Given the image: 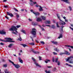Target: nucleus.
<instances>
[{"label":"nucleus","mask_w":73,"mask_h":73,"mask_svg":"<svg viewBox=\"0 0 73 73\" xmlns=\"http://www.w3.org/2000/svg\"><path fill=\"white\" fill-rule=\"evenodd\" d=\"M40 43H41V44H43V45H44V44H45V42H44L43 41H40Z\"/></svg>","instance_id":"nucleus-34"},{"label":"nucleus","mask_w":73,"mask_h":73,"mask_svg":"<svg viewBox=\"0 0 73 73\" xmlns=\"http://www.w3.org/2000/svg\"><path fill=\"white\" fill-rule=\"evenodd\" d=\"M57 61H58V58H56L55 59V62H57Z\"/></svg>","instance_id":"nucleus-35"},{"label":"nucleus","mask_w":73,"mask_h":73,"mask_svg":"<svg viewBox=\"0 0 73 73\" xmlns=\"http://www.w3.org/2000/svg\"><path fill=\"white\" fill-rule=\"evenodd\" d=\"M30 5H31V6H33V3H31L30 4Z\"/></svg>","instance_id":"nucleus-41"},{"label":"nucleus","mask_w":73,"mask_h":73,"mask_svg":"<svg viewBox=\"0 0 73 73\" xmlns=\"http://www.w3.org/2000/svg\"><path fill=\"white\" fill-rule=\"evenodd\" d=\"M72 58H73V56H70L67 59H66V61H69V62L70 64H73V62L72 61Z\"/></svg>","instance_id":"nucleus-3"},{"label":"nucleus","mask_w":73,"mask_h":73,"mask_svg":"<svg viewBox=\"0 0 73 73\" xmlns=\"http://www.w3.org/2000/svg\"><path fill=\"white\" fill-rule=\"evenodd\" d=\"M30 11L31 12H32L33 13L34 12H33V10H30Z\"/></svg>","instance_id":"nucleus-56"},{"label":"nucleus","mask_w":73,"mask_h":73,"mask_svg":"<svg viewBox=\"0 0 73 73\" xmlns=\"http://www.w3.org/2000/svg\"><path fill=\"white\" fill-rule=\"evenodd\" d=\"M5 17L6 19H7V20H9V17H8L6 16H5Z\"/></svg>","instance_id":"nucleus-47"},{"label":"nucleus","mask_w":73,"mask_h":73,"mask_svg":"<svg viewBox=\"0 0 73 73\" xmlns=\"http://www.w3.org/2000/svg\"><path fill=\"white\" fill-rule=\"evenodd\" d=\"M33 4H37V2H33Z\"/></svg>","instance_id":"nucleus-50"},{"label":"nucleus","mask_w":73,"mask_h":73,"mask_svg":"<svg viewBox=\"0 0 73 73\" xmlns=\"http://www.w3.org/2000/svg\"><path fill=\"white\" fill-rule=\"evenodd\" d=\"M35 41H36V42H37V43H38V42L37 41V40L35 39Z\"/></svg>","instance_id":"nucleus-59"},{"label":"nucleus","mask_w":73,"mask_h":73,"mask_svg":"<svg viewBox=\"0 0 73 73\" xmlns=\"http://www.w3.org/2000/svg\"><path fill=\"white\" fill-rule=\"evenodd\" d=\"M2 61H3V62H5V60H4V59H3L2 60Z\"/></svg>","instance_id":"nucleus-57"},{"label":"nucleus","mask_w":73,"mask_h":73,"mask_svg":"<svg viewBox=\"0 0 73 73\" xmlns=\"http://www.w3.org/2000/svg\"><path fill=\"white\" fill-rule=\"evenodd\" d=\"M3 67H4L5 68H6V67H7V64H3Z\"/></svg>","instance_id":"nucleus-33"},{"label":"nucleus","mask_w":73,"mask_h":73,"mask_svg":"<svg viewBox=\"0 0 73 73\" xmlns=\"http://www.w3.org/2000/svg\"><path fill=\"white\" fill-rule=\"evenodd\" d=\"M21 31V32H23V33H24V34H25V35H26V32H25V30H22Z\"/></svg>","instance_id":"nucleus-24"},{"label":"nucleus","mask_w":73,"mask_h":73,"mask_svg":"<svg viewBox=\"0 0 73 73\" xmlns=\"http://www.w3.org/2000/svg\"><path fill=\"white\" fill-rule=\"evenodd\" d=\"M18 39L19 41H22V38H21V36H20V35H19V38H18Z\"/></svg>","instance_id":"nucleus-28"},{"label":"nucleus","mask_w":73,"mask_h":73,"mask_svg":"<svg viewBox=\"0 0 73 73\" xmlns=\"http://www.w3.org/2000/svg\"><path fill=\"white\" fill-rule=\"evenodd\" d=\"M41 29H42V31H44V28L41 27Z\"/></svg>","instance_id":"nucleus-53"},{"label":"nucleus","mask_w":73,"mask_h":73,"mask_svg":"<svg viewBox=\"0 0 73 73\" xmlns=\"http://www.w3.org/2000/svg\"><path fill=\"white\" fill-rule=\"evenodd\" d=\"M13 44H10L9 46H8V47H9V48H11V46H13Z\"/></svg>","instance_id":"nucleus-29"},{"label":"nucleus","mask_w":73,"mask_h":73,"mask_svg":"<svg viewBox=\"0 0 73 73\" xmlns=\"http://www.w3.org/2000/svg\"><path fill=\"white\" fill-rule=\"evenodd\" d=\"M52 61L53 62H54V57L52 58Z\"/></svg>","instance_id":"nucleus-40"},{"label":"nucleus","mask_w":73,"mask_h":73,"mask_svg":"<svg viewBox=\"0 0 73 73\" xmlns=\"http://www.w3.org/2000/svg\"><path fill=\"white\" fill-rule=\"evenodd\" d=\"M32 24L34 26H36L37 25V23L36 22H33L32 23Z\"/></svg>","instance_id":"nucleus-17"},{"label":"nucleus","mask_w":73,"mask_h":73,"mask_svg":"<svg viewBox=\"0 0 73 73\" xmlns=\"http://www.w3.org/2000/svg\"><path fill=\"white\" fill-rule=\"evenodd\" d=\"M46 27H49L50 28V27H51L50 25H46Z\"/></svg>","instance_id":"nucleus-44"},{"label":"nucleus","mask_w":73,"mask_h":73,"mask_svg":"<svg viewBox=\"0 0 73 73\" xmlns=\"http://www.w3.org/2000/svg\"><path fill=\"white\" fill-rule=\"evenodd\" d=\"M71 29H72V31H73V28H72V27H69Z\"/></svg>","instance_id":"nucleus-55"},{"label":"nucleus","mask_w":73,"mask_h":73,"mask_svg":"<svg viewBox=\"0 0 73 73\" xmlns=\"http://www.w3.org/2000/svg\"><path fill=\"white\" fill-rule=\"evenodd\" d=\"M37 21H41L42 20L40 18H38L37 20Z\"/></svg>","instance_id":"nucleus-25"},{"label":"nucleus","mask_w":73,"mask_h":73,"mask_svg":"<svg viewBox=\"0 0 73 73\" xmlns=\"http://www.w3.org/2000/svg\"><path fill=\"white\" fill-rule=\"evenodd\" d=\"M45 24H50V21H47L45 22Z\"/></svg>","instance_id":"nucleus-26"},{"label":"nucleus","mask_w":73,"mask_h":73,"mask_svg":"<svg viewBox=\"0 0 73 73\" xmlns=\"http://www.w3.org/2000/svg\"><path fill=\"white\" fill-rule=\"evenodd\" d=\"M65 22H68V20L66 19H65Z\"/></svg>","instance_id":"nucleus-62"},{"label":"nucleus","mask_w":73,"mask_h":73,"mask_svg":"<svg viewBox=\"0 0 73 73\" xmlns=\"http://www.w3.org/2000/svg\"><path fill=\"white\" fill-rule=\"evenodd\" d=\"M17 29L16 28V27L14 26H12L9 29V31H15L16 33L15 32H12V34H14L16 35H17V33H18L17 31Z\"/></svg>","instance_id":"nucleus-1"},{"label":"nucleus","mask_w":73,"mask_h":73,"mask_svg":"<svg viewBox=\"0 0 73 73\" xmlns=\"http://www.w3.org/2000/svg\"><path fill=\"white\" fill-rule=\"evenodd\" d=\"M29 21H32V19H29Z\"/></svg>","instance_id":"nucleus-54"},{"label":"nucleus","mask_w":73,"mask_h":73,"mask_svg":"<svg viewBox=\"0 0 73 73\" xmlns=\"http://www.w3.org/2000/svg\"><path fill=\"white\" fill-rule=\"evenodd\" d=\"M21 26L20 25H17L16 26V27L17 28H20V27Z\"/></svg>","instance_id":"nucleus-37"},{"label":"nucleus","mask_w":73,"mask_h":73,"mask_svg":"<svg viewBox=\"0 0 73 73\" xmlns=\"http://www.w3.org/2000/svg\"><path fill=\"white\" fill-rule=\"evenodd\" d=\"M56 24L57 27V28H60V26H59V25H58V22L56 23Z\"/></svg>","instance_id":"nucleus-32"},{"label":"nucleus","mask_w":73,"mask_h":73,"mask_svg":"<svg viewBox=\"0 0 73 73\" xmlns=\"http://www.w3.org/2000/svg\"><path fill=\"white\" fill-rule=\"evenodd\" d=\"M69 8L70 11H72V8H71V7H70V6H69Z\"/></svg>","instance_id":"nucleus-46"},{"label":"nucleus","mask_w":73,"mask_h":73,"mask_svg":"<svg viewBox=\"0 0 73 73\" xmlns=\"http://www.w3.org/2000/svg\"><path fill=\"white\" fill-rule=\"evenodd\" d=\"M35 6L36 8L38 7V5L36 4V5Z\"/></svg>","instance_id":"nucleus-51"},{"label":"nucleus","mask_w":73,"mask_h":73,"mask_svg":"<svg viewBox=\"0 0 73 73\" xmlns=\"http://www.w3.org/2000/svg\"><path fill=\"white\" fill-rule=\"evenodd\" d=\"M29 44V45L32 46L34 45H35V43L33 42L30 43Z\"/></svg>","instance_id":"nucleus-30"},{"label":"nucleus","mask_w":73,"mask_h":73,"mask_svg":"<svg viewBox=\"0 0 73 73\" xmlns=\"http://www.w3.org/2000/svg\"><path fill=\"white\" fill-rule=\"evenodd\" d=\"M45 72L46 73H50V71L49 70L48 71H47V70H46L45 71Z\"/></svg>","instance_id":"nucleus-31"},{"label":"nucleus","mask_w":73,"mask_h":73,"mask_svg":"<svg viewBox=\"0 0 73 73\" xmlns=\"http://www.w3.org/2000/svg\"><path fill=\"white\" fill-rule=\"evenodd\" d=\"M14 10H15V11H16L17 12H19V11H18V10L16 9L15 8H14Z\"/></svg>","instance_id":"nucleus-39"},{"label":"nucleus","mask_w":73,"mask_h":73,"mask_svg":"<svg viewBox=\"0 0 73 73\" xmlns=\"http://www.w3.org/2000/svg\"><path fill=\"white\" fill-rule=\"evenodd\" d=\"M62 37H63V36H62V34H60L59 36L58 37V38H62Z\"/></svg>","instance_id":"nucleus-18"},{"label":"nucleus","mask_w":73,"mask_h":73,"mask_svg":"<svg viewBox=\"0 0 73 73\" xmlns=\"http://www.w3.org/2000/svg\"><path fill=\"white\" fill-rule=\"evenodd\" d=\"M51 42L53 43L54 45H57L58 44V42L56 41H51Z\"/></svg>","instance_id":"nucleus-14"},{"label":"nucleus","mask_w":73,"mask_h":73,"mask_svg":"<svg viewBox=\"0 0 73 73\" xmlns=\"http://www.w3.org/2000/svg\"><path fill=\"white\" fill-rule=\"evenodd\" d=\"M65 46H66V47H68V48H71V49H73V46H70V45H65Z\"/></svg>","instance_id":"nucleus-13"},{"label":"nucleus","mask_w":73,"mask_h":73,"mask_svg":"<svg viewBox=\"0 0 73 73\" xmlns=\"http://www.w3.org/2000/svg\"><path fill=\"white\" fill-rule=\"evenodd\" d=\"M47 68H52V66H47Z\"/></svg>","instance_id":"nucleus-58"},{"label":"nucleus","mask_w":73,"mask_h":73,"mask_svg":"<svg viewBox=\"0 0 73 73\" xmlns=\"http://www.w3.org/2000/svg\"><path fill=\"white\" fill-rule=\"evenodd\" d=\"M7 15L10 16V17H13V15L12 13H9V12H7Z\"/></svg>","instance_id":"nucleus-12"},{"label":"nucleus","mask_w":73,"mask_h":73,"mask_svg":"<svg viewBox=\"0 0 73 73\" xmlns=\"http://www.w3.org/2000/svg\"><path fill=\"white\" fill-rule=\"evenodd\" d=\"M30 2H32L33 3V1H32V0H30Z\"/></svg>","instance_id":"nucleus-64"},{"label":"nucleus","mask_w":73,"mask_h":73,"mask_svg":"<svg viewBox=\"0 0 73 73\" xmlns=\"http://www.w3.org/2000/svg\"><path fill=\"white\" fill-rule=\"evenodd\" d=\"M0 34L1 35H5L6 32H4L3 31H0Z\"/></svg>","instance_id":"nucleus-11"},{"label":"nucleus","mask_w":73,"mask_h":73,"mask_svg":"<svg viewBox=\"0 0 73 73\" xmlns=\"http://www.w3.org/2000/svg\"><path fill=\"white\" fill-rule=\"evenodd\" d=\"M42 26L43 27H45V26H46V25H42Z\"/></svg>","instance_id":"nucleus-60"},{"label":"nucleus","mask_w":73,"mask_h":73,"mask_svg":"<svg viewBox=\"0 0 73 73\" xmlns=\"http://www.w3.org/2000/svg\"><path fill=\"white\" fill-rule=\"evenodd\" d=\"M19 62H21V63H22V64H23V60H22L21 59V58H19Z\"/></svg>","instance_id":"nucleus-21"},{"label":"nucleus","mask_w":73,"mask_h":73,"mask_svg":"<svg viewBox=\"0 0 73 73\" xmlns=\"http://www.w3.org/2000/svg\"><path fill=\"white\" fill-rule=\"evenodd\" d=\"M7 1V0H4L3 1V2H5Z\"/></svg>","instance_id":"nucleus-63"},{"label":"nucleus","mask_w":73,"mask_h":73,"mask_svg":"<svg viewBox=\"0 0 73 73\" xmlns=\"http://www.w3.org/2000/svg\"><path fill=\"white\" fill-rule=\"evenodd\" d=\"M53 53L54 55H57V53L55 52H53Z\"/></svg>","instance_id":"nucleus-36"},{"label":"nucleus","mask_w":73,"mask_h":73,"mask_svg":"<svg viewBox=\"0 0 73 73\" xmlns=\"http://www.w3.org/2000/svg\"><path fill=\"white\" fill-rule=\"evenodd\" d=\"M62 1H64L66 3H67V4H70V2L69 1V0H61Z\"/></svg>","instance_id":"nucleus-9"},{"label":"nucleus","mask_w":73,"mask_h":73,"mask_svg":"<svg viewBox=\"0 0 73 73\" xmlns=\"http://www.w3.org/2000/svg\"><path fill=\"white\" fill-rule=\"evenodd\" d=\"M32 30L31 31V33L34 35V37H36L35 35H36V29L34 28L32 29Z\"/></svg>","instance_id":"nucleus-5"},{"label":"nucleus","mask_w":73,"mask_h":73,"mask_svg":"<svg viewBox=\"0 0 73 73\" xmlns=\"http://www.w3.org/2000/svg\"><path fill=\"white\" fill-rule=\"evenodd\" d=\"M41 18L43 20H45L46 19V17L44 16H42Z\"/></svg>","instance_id":"nucleus-20"},{"label":"nucleus","mask_w":73,"mask_h":73,"mask_svg":"<svg viewBox=\"0 0 73 73\" xmlns=\"http://www.w3.org/2000/svg\"><path fill=\"white\" fill-rule=\"evenodd\" d=\"M56 68H54L53 70V71L54 72V71H56Z\"/></svg>","instance_id":"nucleus-42"},{"label":"nucleus","mask_w":73,"mask_h":73,"mask_svg":"<svg viewBox=\"0 0 73 73\" xmlns=\"http://www.w3.org/2000/svg\"><path fill=\"white\" fill-rule=\"evenodd\" d=\"M68 66H70V67H73V66H72L71 65L69 64V65H68Z\"/></svg>","instance_id":"nucleus-52"},{"label":"nucleus","mask_w":73,"mask_h":73,"mask_svg":"<svg viewBox=\"0 0 73 73\" xmlns=\"http://www.w3.org/2000/svg\"><path fill=\"white\" fill-rule=\"evenodd\" d=\"M51 28H52L53 29H56V26H55L54 25H52Z\"/></svg>","instance_id":"nucleus-19"},{"label":"nucleus","mask_w":73,"mask_h":73,"mask_svg":"<svg viewBox=\"0 0 73 73\" xmlns=\"http://www.w3.org/2000/svg\"><path fill=\"white\" fill-rule=\"evenodd\" d=\"M33 13L36 16H37V15H40V13L38 12L35 13V12H33Z\"/></svg>","instance_id":"nucleus-16"},{"label":"nucleus","mask_w":73,"mask_h":73,"mask_svg":"<svg viewBox=\"0 0 73 73\" xmlns=\"http://www.w3.org/2000/svg\"><path fill=\"white\" fill-rule=\"evenodd\" d=\"M31 51H32L35 54H39V53H40V52H39L35 51L33 49H31Z\"/></svg>","instance_id":"nucleus-10"},{"label":"nucleus","mask_w":73,"mask_h":73,"mask_svg":"<svg viewBox=\"0 0 73 73\" xmlns=\"http://www.w3.org/2000/svg\"><path fill=\"white\" fill-rule=\"evenodd\" d=\"M15 15H16L17 18H19L20 17V16L18 14L16 13H15Z\"/></svg>","instance_id":"nucleus-27"},{"label":"nucleus","mask_w":73,"mask_h":73,"mask_svg":"<svg viewBox=\"0 0 73 73\" xmlns=\"http://www.w3.org/2000/svg\"><path fill=\"white\" fill-rule=\"evenodd\" d=\"M5 39L7 40H5L3 39H0L1 41H3L4 42H15V41H12V39L10 38H6Z\"/></svg>","instance_id":"nucleus-2"},{"label":"nucleus","mask_w":73,"mask_h":73,"mask_svg":"<svg viewBox=\"0 0 73 73\" xmlns=\"http://www.w3.org/2000/svg\"><path fill=\"white\" fill-rule=\"evenodd\" d=\"M9 62H11V63H12V64L13 65H14V66H15V68H17V69H19V68L20 67H21L20 66V65H19V64H14V63L13 62L11 61V60H9Z\"/></svg>","instance_id":"nucleus-6"},{"label":"nucleus","mask_w":73,"mask_h":73,"mask_svg":"<svg viewBox=\"0 0 73 73\" xmlns=\"http://www.w3.org/2000/svg\"><path fill=\"white\" fill-rule=\"evenodd\" d=\"M68 49L70 50V52H71V51H72L71 50V49H70V48H68Z\"/></svg>","instance_id":"nucleus-61"},{"label":"nucleus","mask_w":73,"mask_h":73,"mask_svg":"<svg viewBox=\"0 0 73 73\" xmlns=\"http://www.w3.org/2000/svg\"><path fill=\"white\" fill-rule=\"evenodd\" d=\"M0 45H4V44L2 42H1L0 43Z\"/></svg>","instance_id":"nucleus-43"},{"label":"nucleus","mask_w":73,"mask_h":73,"mask_svg":"<svg viewBox=\"0 0 73 73\" xmlns=\"http://www.w3.org/2000/svg\"><path fill=\"white\" fill-rule=\"evenodd\" d=\"M60 65V62L59 61H58V65Z\"/></svg>","instance_id":"nucleus-45"},{"label":"nucleus","mask_w":73,"mask_h":73,"mask_svg":"<svg viewBox=\"0 0 73 73\" xmlns=\"http://www.w3.org/2000/svg\"><path fill=\"white\" fill-rule=\"evenodd\" d=\"M56 16H57L58 18L60 21V22L59 23V24H60V25H65V24H66V23H65V22H64V21L61 20V18H60V16L58 14H56Z\"/></svg>","instance_id":"nucleus-4"},{"label":"nucleus","mask_w":73,"mask_h":73,"mask_svg":"<svg viewBox=\"0 0 73 73\" xmlns=\"http://www.w3.org/2000/svg\"><path fill=\"white\" fill-rule=\"evenodd\" d=\"M39 7H40V8L39 9V11L40 12V11H43V9L42 8V7H41V6H39Z\"/></svg>","instance_id":"nucleus-15"},{"label":"nucleus","mask_w":73,"mask_h":73,"mask_svg":"<svg viewBox=\"0 0 73 73\" xmlns=\"http://www.w3.org/2000/svg\"><path fill=\"white\" fill-rule=\"evenodd\" d=\"M32 60H33V61L34 62V64H35L36 66H38V67H39V68H41V66L39 64H38V63H36V59L32 57Z\"/></svg>","instance_id":"nucleus-7"},{"label":"nucleus","mask_w":73,"mask_h":73,"mask_svg":"<svg viewBox=\"0 0 73 73\" xmlns=\"http://www.w3.org/2000/svg\"><path fill=\"white\" fill-rule=\"evenodd\" d=\"M39 61H41V60H42V59H41V57L39 56Z\"/></svg>","instance_id":"nucleus-38"},{"label":"nucleus","mask_w":73,"mask_h":73,"mask_svg":"<svg viewBox=\"0 0 73 73\" xmlns=\"http://www.w3.org/2000/svg\"><path fill=\"white\" fill-rule=\"evenodd\" d=\"M46 61L48 62H50V60H48V59H46Z\"/></svg>","instance_id":"nucleus-48"},{"label":"nucleus","mask_w":73,"mask_h":73,"mask_svg":"<svg viewBox=\"0 0 73 73\" xmlns=\"http://www.w3.org/2000/svg\"><path fill=\"white\" fill-rule=\"evenodd\" d=\"M4 8H6L8 7V6H7L6 5H4Z\"/></svg>","instance_id":"nucleus-49"},{"label":"nucleus","mask_w":73,"mask_h":73,"mask_svg":"<svg viewBox=\"0 0 73 73\" xmlns=\"http://www.w3.org/2000/svg\"><path fill=\"white\" fill-rule=\"evenodd\" d=\"M54 50L56 52H59V49H57V47H56L54 49Z\"/></svg>","instance_id":"nucleus-23"},{"label":"nucleus","mask_w":73,"mask_h":73,"mask_svg":"<svg viewBox=\"0 0 73 73\" xmlns=\"http://www.w3.org/2000/svg\"><path fill=\"white\" fill-rule=\"evenodd\" d=\"M21 45H22L25 48V46H27L26 44H21Z\"/></svg>","instance_id":"nucleus-22"},{"label":"nucleus","mask_w":73,"mask_h":73,"mask_svg":"<svg viewBox=\"0 0 73 73\" xmlns=\"http://www.w3.org/2000/svg\"><path fill=\"white\" fill-rule=\"evenodd\" d=\"M65 54L66 55H70V53H69V52L66 51H65V53H62V52H61L60 53V56H62V55H63V54Z\"/></svg>","instance_id":"nucleus-8"}]
</instances>
